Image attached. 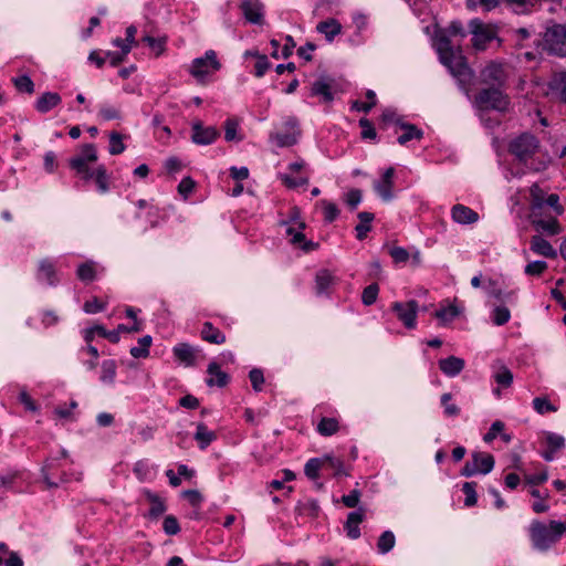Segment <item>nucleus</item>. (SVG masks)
I'll list each match as a JSON object with an SVG mask.
<instances>
[{
	"label": "nucleus",
	"instance_id": "f3484780",
	"mask_svg": "<svg viewBox=\"0 0 566 566\" xmlns=\"http://www.w3.org/2000/svg\"><path fill=\"white\" fill-rule=\"evenodd\" d=\"M394 176L395 168L389 167L385 170L381 178L374 182V189L384 201L394 199Z\"/></svg>",
	"mask_w": 566,
	"mask_h": 566
},
{
	"label": "nucleus",
	"instance_id": "412c9836",
	"mask_svg": "<svg viewBox=\"0 0 566 566\" xmlns=\"http://www.w3.org/2000/svg\"><path fill=\"white\" fill-rule=\"evenodd\" d=\"M336 284V277L327 270H321L316 273L315 291L317 295L328 294Z\"/></svg>",
	"mask_w": 566,
	"mask_h": 566
},
{
	"label": "nucleus",
	"instance_id": "dca6fc26",
	"mask_svg": "<svg viewBox=\"0 0 566 566\" xmlns=\"http://www.w3.org/2000/svg\"><path fill=\"white\" fill-rule=\"evenodd\" d=\"M59 468L57 458H49L42 467V476L48 488H57L60 483L67 482L69 479L64 473L57 475L56 470Z\"/></svg>",
	"mask_w": 566,
	"mask_h": 566
},
{
	"label": "nucleus",
	"instance_id": "e2e57ef3",
	"mask_svg": "<svg viewBox=\"0 0 566 566\" xmlns=\"http://www.w3.org/2000/svg\"><path fill=\"white\" fill-rule=\"evenodd\" d=\"M389 254L395 263H405L409 260V252L401 247H394L389 250Z\"/></svg>",
	"mask_w": 566,
	"mask_h": 566
},
{
	"label": "nucleus",
	"instance_id": "9b49d317",
	"mask_svg": "<svg viewBox=\"0 0 566 566\" xmlns=\"http://www.w3.org/2000/svg\"><path fill=\"white\" fill-rule=\"evenodd\" d=\"M440 61L450 70L452 75L457 77L461 84L467 85L471 82L472 71L462 56H455L454 52H451L450 56L440 57Z\"/></svg>",
	"mask_w": 566,
	"mask_h": 566
},
{
	"label": "nucleus",
	"instance_id": "bb28decb",
	"mask_svg": "<svg viewBox=\"0 0 566 566\" xmlns=\"http://www.w3.org/2000/svg\"><path fill=\"white\" fill-rule=\"evenodd\" d=\"M174 355L186 366H193L196 364L197 349L189 344L181 343L174 347Z\"/></svg>",
	"mask_w": 566,
	"mask_h": 566
},
{
	"label": "nucleus",
	"instance_id": "5701e85b",
	"mask_svg": "<svg viewBox=\"0 0 566 566\" xmlns=\"http://www.w3.org/2000/svg\"><path fill=\"white\" fill-rule=\"evenodd\" d=\"M531 250L534 253L543 255L548 259H555L557 256V251L547 240H545L541 235H533L531 238Z\"/></svg>",
	"mask_w": 566,
	"mask_h": 566
},
{
	"label": "nucleus",
	"instance_id": "6e6d98bb",
	"mask_svg": "<svg viewBox=\"0 0 566 566\" xmlns=\"http://www.w3.org/2000/svg\"><path fill=\"white\" fill-rule=\"evenodd\" d=\"M459 315V310L454 305H450L446 308H440L434 313V316L442 321V322H449L452 321L454 317Z\"/></svg>",
	"mask_w": 566,
	"mask_h": 566
},
{
	"label": "nucleus",
	"instance_id": "b1692460",
	"mask_svg": "<svg viewBox=\"0 0 566 566\" xmlns=\"http://www.w3.org/2000/svg\"><path fill=\"white\" fill-rule=\"evenodd\" d=\"M207 373L209 374L210 377L206 379V382L210 387H224L229 382L228 374L222 371L220 365L216 361H211L208 365Z\"/></svg>",
	"mask_w": 566,
	"mask_h": 566
},
{
	"label": "nucleus",
	"instance_id": "49530a36",
	"mask_svg": "<svg viewBox=\"0 0 566 566\" xmlns=\"http://www.w3.org/2000/svg\"><path fill=\"white\" fill-rule=\"evenodd\" d=\"M379 293V286L377 283H371L367 287L364 289L361 294V302L366 306L373 305L378 296Z\"/></svg>",
	"mask_w": 566,
	"mask_h": 566
},
{
	"label": "nucleus",
	"instance_id": "2eb2a0df",
	"mask_svg": "<svg viewBox=\"0 0 566 566\" xmlns=\"http://www.w3.org/2000/svg\"><path fill=\"white\" fill-rule=\"evenodd\" d=\"M327 465L335 469L336 474L343 473V470H342L343 464H342L340 460L339 459H329V458L326 460H321L318 458L310 459L305 464L304 472L308 479L315 480L318 476V471L323 467H327Z\"/></svg>",
	"mask_w": 566,
	"mask_h": 566
},
{
	"label": "nucleus",
	"instance_id": "c9c22d12",
	"mask_svg": "<svg viewBox=\"0 0 566 566\" xmlns=\"http://www.w3.org/2000/svg\"><path fill=\"white\" fill-rule=\"evenodd\" d=\"M339 429V423L336 418L323 417L317 426L316 430L321 436L329 437L336 433Z\"/></svg>",
	"mask_w": 566,
	"mask_h": 566
},
{
	"label": "nucleus",
	"instance_id": "4d7b16f0",
	"mask_svg": "<svg viewBox=\"0 0 566 566\" xmlns=\"http://www.w3.org/2000/svg\"><path fill=\"white\" fill-rule=\"evenodd\" d=\"M452 395L450 392H446L441 396V403L444 407V413L448 417H455L460 413V408L454 403H449Z\"/></svg>",
	"mask_w": 566,
	"mask_h": 566
},
{
	"label": "nucleus",
	"instance_id": "473e14b6",
	"mask_svg": "<svg viewBox=\"0 0 566 566\" xmlns=\"http://www.w3.org/2000/svg\"><path fill=\"white\" fill-rule=\"evenodd\" d=\"M216 439L217 434L209 430L205 423L200 422L197 424L195 440L198 442L201 450H205Z\"/></svg>",
	"mask_w": 566,
	"mask_h": 566
},
{
	"label": "nucleus",
	"instance_id": "4468645a",
	"mask_svg": "<svg viewBox=\"0 0 566 566\" xmlns=\"http://www.w3.org/2000/svg\"><path fill=\"white\" fill-rule=\"evenodd\" d=\"M336 92V82L331 77H321L311 86V95L321 97L323 103H331Z\"/></svg>",
	"mask_w": 566,
	"mask_h": 566
},
{
	"label": "nucleus",
	"instance_id": "423d86ee",
	"mask_svg": "<svg viewBox=\"0 0 566 566\" xmlns=\"http://www.w3.org/2000/svg\"><path fill=\"white\" fill-rule=\"evenodd\" d=\"M221 69V63L218 60L217 53L213 50L206 51L203 56L192 60L188 72L200 84H206L208 77Z\"/></svg>",
	"mask_w": 566,
	"mask_h": 566
},
{
	"label": "nucleus",
	"instance_id": "69168bd1",
	"mask_svg": "<svg viewBox=\"0 0 566 566\" xmlns=\"http://www.w3.org/2000/svg\"><path fill=\"white\" fill-rule=\"evenodd\" d=\"M271 63L269 62L266 55H259L254 65V74L256 77H262L266 71L270 69Z\"/></svg>",
	"mask_w": 566,
	"mask_h": 566
},
{
	"label": "nucleus",
	"instance_id": "a19ab883",
	"mask_svg": "<svg viewBox=\"0 0 566 566\" xmlns=\"http://www.w3.org/2000/svg\"><path fill=\"white\" fill-rule=\"evenodd\" d=\"M142 41L145 44H147L155 52L156 56H159L166 50V43H167L166 36L154 38L151 35H145V36H143Z\"/></svg>",
	"mask_w": 566,
	"mask_h": 566
},
{
	"label": "nucleus",
	"instance_id": "393cba45",
	"mask_svg": "<svg viewBox=\"0 0 566 566\" xmlns=\"http://www.w3.org/2000/svg\"><path fill=\"white\" fill-rule=\"evenodd\" d=\"M61 101L62 98L57 93L45 92L36 99L34 107L39 113L45 114L56 107Z\"/></svg>",
	"mask_w": 566,
	"mask_h": 566
},
{
	"label": "nucleus",
	"instance_id": "c03bdc74",
	"mask_svg": "<svg viewBox=\"0 0 566 566\" xmlns=\"http://www.w3.org/2000/svg\"><path fill=\"white\" fill-rule=\"evenodd\" d=\"M395 545V535L390 531L384 532L378 538L377 547L381 554L388 553Z\"/></svg>",
	"mask_w": 566,
	"mask_h": 566
},
{
	"label": "nucleus",
	"instance_id": "aec40b11",
	"mask_svg": "<svg viewBox=\"0 0 566 566\" xmlns=\"http://www.w3.org/2000/svg\"><path fill=\"white\" fill-rule=\"evenodd\" d=\"M241 10L250 23L262 24L264 17V7L260 0H243Z\"/></svg>",
	"mask_w": 566,
	"mask_h": 566
},
{
	"label": "nucleus",
	"instance_id": "bf43d9fd",
	"mask_svg": "<svg viewBox=\"0 0 566 566\" xmlns=\"http://www.w3.org/2000/svg\"><path fill=\"white\" fill-rule=\"evenodd\" d=\"M494 379L499 385L510 387L513 381V374L509 368L502 367L501 370L495 374Z\"/></svg>",
	"mask_w": 566,
	"mask_h": 566
},
{
	"label": "nucleus",
	"instance_id": "37998d69",
	"mask_svg": "<svg viewBox=\"0 0 566 566\" xmlns=\"http://www.w3.org/2000/svg\"><path fill=\"white\" fill-rule=\"evenodd\" d=\"M530 195L532 198V209L535 214L536 209H542L545 205L546 198L543 189L538 185H533L530 189Z\"/></svg>",
	"mask_w": 566,
	"mask_h": 566
},
{
	"label": "nucleus",
	"instance_id": "7ed1b4c3",
	"mask_svg": "<svg viewBox=\"0 0 566 566\" xmlns=\"http://www.w3.org/2000/svg\"><path fill=\"white\" fill-rule=\"evenodd\" d=\"M474 105L480 111L505 113L510 106V97L502 87L489 86L480 90L474 97Z\"/></svg>",
	"mask_w": 566,
	"mask_h": 566
},
{
	"label": "nucleus",
	"instance_id": "ea45409f",
	"mask_svg": "<svg viewBox=\"0 0 566 566\" xmlns=\"http://www.w3.org/2000/svg\"><path fill=\"white\" fill-rule=\"evenodd\" d=\"M116 361L113 359H107L102 363V374L101 381L104 384L112 385L115 381L116 377Z\"/></svg>",
	"mask_w": 566,
	"mask_h": 566
},
{
	"label": "nucleus",
	"instance_id": "6e6552de",
	"mask_svg": "<svg viewBox=\"0 0 566 566\" xmlns=\"http://www.w3.org/2000/svg\"><path fill=\"white\" fill-rule=\"evenodd\" d=\"M300 136L301 129L297 118L287 116L283 119L282 127L270 134V140L279 147H290L297 143Z\"/></svg>",
	"mask_w": 566,
	"mask_h": 566
},
{
	"label": "nucleus",
	"instance_id": "79ce46f5",
	"mask_svg": "<svg viewBox=\"0 0 566 566\" xmlns=\"http://www.w3.org/2000/svg\"><path fill=\"white\" fill-rule=\"evenodd\" d=\"M239 120L237 118H228L224 122V139L227 142H240L242 137L238 135Z\"/></svg>",
	"mask_w": 566,
	"mask_h": 566
},
{
	"label": "nucleus",
	"instance_id": "a878e982",
	"mask_svg": "<svg viewBox=\"0 0 566 566\" xmlns=\"http://www.w3.org/2000/svg\"><path fill=\"white\" fill-rule=\"evenodd\" d=\"M548 87L560 102L566 103V71L555 73L548 83Z\"/></svg>",
	"mask_w": 566,
	"mask_h": 566
},
{
	"label": "nucleus",
	"instance_id": "f257e3e1",
	"mask_svg": "<svg viewBox=\"0 0 566 566\" xmlns=\"http://www.w3.org/2000/svg\"><path fill=\"white\" fill-rule=\"evenodd\" d=\"M565 532L566 524L557 521H551L548 526L539 521H533L530 526L531 541L538 551H547Z\"/></svg>",
	"mask_w": 566,
	"mask_h": 566
},
{
	"label": "nucleus",
	"instance_id": "a18cd8bd",
	"mask_svg": "<svg viewBox=\"0 0 566 566\" xmlns=\"http://www.w3.org/2000/svg\"><path fill=\"white\" fill-rule=\"evenodd\" d=\"M12 81H13L15 88L19 92H23V93H28V94H32L34 92V83L30 76L21 75L19 77H14Z\"/></svg>",
	"mask_w": 566,
	"mask_h": 566
},
{
	"label": "nucleus",
	"instance_id": "39448f33",
	"mask_svg": "<svg viewBox=\"0 0 566 566\" xmlns=\"http://www.w3.org/2000/svg\"><path fill=\"white\" fill-rule=\"evenodd\" d=\"M469 31L472 34V46L476 51H485L493 40H497L501 43V39L497 38L499 29L495 24L484 23L480 19H472L469 22Z\"/></svg>",
	"mask_w": 566,
	"mask_h": 566
},
{
	"label": "nucleus",
	"instance_id": "1a4fd4ad",
	"mask_svg": "<svg viewBox=\"0 0 566 566\" xmlns=\"http://www.w3.org/2000/svg\"><path fill=\"white\" fill-rule=\"evenodd\" d=\"M289 223L294 224L286 228V234L290 238V242L294 245H300L302 250L308 252L316 248V244L312 241H306L305 235L302 232L305 228V223L300 219V211L293 208L290 216V221H282L283 226Z\"/></svg>",
	"mask_w": 566,
	"mask_h": 566
},
{
	"label": "nucleus",
	"instance_id": "338daca9",
	"mask_svg": "<svg viewBox=\"0 0 566 566\" xmlns=\"http://www.w3.org/2000/svg\"><path fill=\"white\" fill-rule=\"evenodd\" d=\"M546 443L549 449H552L553 451H556V450L564 448L565 439H564V437H562L559 434L549 432L546 436Z\"/></svg>",
	"mask_w": 566,
	"mask_h": 566
},
{
	"label": "nucleus",
	"instance_id": "c85d7f7f",
	"mask_svg": "<svg viewBox=\"0 0 566 566\" xmlns=\"http://www.w3.org/2000/svg\"><path fill=\"white\" fill-rule=\"evenodd\" d=\"M143 493L150 503V509L146 516L153 520L158 518L160 515L165 513L167 509L165 502L150 490H144Z\"/></svg>",
	"mask_w": 566,
	"mask_h": 566
},
{
	"label": "nucleus",
	"instance_id": "052dcab7",
	"mask_svg": "<svg viewBox=\"0 0 566 566\" xmlns=\"http://www.w3.org/2000/svg\"><path fill=\"white\" fill-rule=\"evenodd\" d=\"M381 122L387 125V124H395L397 126H401V124H403L405 122L402 120V118L396 113V111L391 109V108H387L382 112L381 114Z\"/></svg>",
	"mask_w": 566,
	"mask_h": 566
},
{
	"label": "nucleus",
	"instance_id": "09e8293b",
	"mask_svg": "<svg viewBox=\"0 0 566 566\" xmlns=\"http://www.w3.org/2000/svg\"><path fill=\"white\" fill-rule=\"evenodd\" d=\"M98 116L103 120H113L120 118V111L118 107L109 104H103L99 107Z\"/></svg>",
	"mask_w": 566,
	"mask_h": 566
},
{
	"label": "nucleus",
	"instance_id": "3c124183",
	"mask_svg": "<svg viewBox=\"0 0 566 566\" xmlns=\"http://www.w3.org/2000/svg\"><path fill=\"white\" fill-rule=\"evenodd\" d=\"M511 318V312L505 306H496L492 313V321L495 325L502 326Z\"/></svg>",
	"mask_w": 566,
	"mask_h": 566
},
{
	"label": "nucleus",
	"instance_id": "2f4dec72",
	"mask_svg": "<svg viewBox=\"0 0 566 566\" xmlns=\"http://www.w3.org/2000/svg\"><path fill=\"white\" fill-rule=\"evenodd\" d=\"M533 226L536 230H542L546 232L548 235H556L562 232V227L558 223L557 219L552 217L547 220L545 219H533Z\"/></svg>",
	"mask_w": 566,
	"mask_h": 566
},
{
	"label": "nucleus",
	"instance_id": "e433bc0d",
	"mask_svg": "<svg viewBox=\"0 0 566 566\" xmlns=\"http://www.w3.org/2000/svg\"><path fill=\"white\" fill-rule=\"evenodd\" d=\"M400 128L405 130V133L398 137V143L400 145H405L411 139H421L423 136L422 130L413 124L403 123Z\"/></svg>",
	"mask_w": 566,
	"mask_h": 566
},
{
	"label": "nucleus",
	"instance_id": "8fccbe9b",
	"mask_svg": "<svg viewBox=\"0 0 566 566\" xmlns=\"http://www.w3.org/2000/svg\"><path fill=\"white\" fill-rule=\"evenodd\" d=\"M125 148L126 147L123 143L122 135L116 132H112L109 134V148H108L109 154L111 155H119L125 150Z\"/></svg>",
	"mask_w": 566,
	"mask_h": 566
},
{
	"label": "nucleus",
	"instance_id": "603ef678",
	"mask_svg": "<svg viewBox=\"0 0 566 566\" xmlns=\"http://www.w3.org/2000/svg\"><path fill=\"white\" fill-rule=\"evenodd\" d=\"M437 46H438V53H439L440 57L450 56L451 52H453L450 36L447 33L442 34L438 38Z\"/></svg>",
	"mask_w": 566,
	"mask_h": 566
},
{
	"label": "nucleus",
	"instance_id": "c756f323",
	"mask_svg": "<svg viewBox=\"0 0 566 566\" xmlns=\"http://www.w3.org/2000/svg\"><path fill=\"white\" fill-rule=\"evenodd\" d=\"M201 337L210 344L221 345L226 343V335L210 322L203 323Z\"/></svg>",
	"mask_w": 566,
	"mask_h": 566
},
{
	"label": "nucleus",
	"instance_id": "de8ad7c7",
	"mask_svg": "<svg viewBox=\"0 0 566 566\" xmlns=\"http://www.w3.org/2000/svg\"><path fill=\"white\" fill-rule=\"evenodd\" d=\"M476 483L475 482H465L462 485V492L465 494L464 505L465 506H474L478 501L476 492H475Z\"/></svg>",
	"mask_w": 566,
	"mask_h": 566
},
{
	"label": "nucleus",
	"instance_id": "58836bf2",
	"mask_svg": "<svg viewBox=\"0 0 566 566\" xmlns=\"http://www.w3.org/2000/svg\"><path fill=\"white\" fill-rule=\"evenodd\" d=\"M153 338L145 335L138 339V346L130 348V355L134 358H146L149 355V347L151 346Z\"/></svg>",
	"mask_w": 566,
	"mask_h": 566
},
{
	"label": "nucleus",
	"instance_id": "774afa93",
	"mask_svg": "<svg viewBox=\"0 0 566 566\" xmlns=\"http://www.w3.org/2000/svg\"><path fill=\"white\" fill-rule=\"evenodd\" d=\"M546 269L547 263L545 261H534L525 266V273L527 275H541Z\"/></svg>",
	"mask_w": 566,
	"mask_h": 566
},
{
	"label": "nucleus",
	"instance_id": "0eeeda50",
	"mask_svg": "<svg viewBox=\"0 0 566 566\" xmlns=\"http://www.w3.org/2000/svg\"><path fill=\"white\" fill-rule=\"evenodd\" d=\"M97 150L94 144H85L77 155L70 159V167L84 180L93 178L91 164L97 161Z\"/></svg>",
	"mask_w": 566,
	"mask_h": 566
},
{
	"label": "nucleus",
	"instance_id": "7c9ffc66",
	"mask_svg": "<svg viewBox=\"0 0 566 566\" xmlns=\"http://www.w3.org/2000/svg\"><path fill=\"white\" fill-rule=\"evenodd\" d=\"M316 30L324 34L328 42H332L334 38L340 33L342 25L336 19H328L319 22L316 25Z\"/></svg>",
	"mask_w": 566,
	"mask_h": 566
},
{
	"label": "nucleus",
	"instance_id": "20e7f679",
	"mask_svg": "<svg viewBox=\"0 0 566 566\" xmlns=\"http://www.w3.org/2000/svg\"><path fill=\"white\" fill-rule=\"evenodd\" d=\"M539 148V140L531 133H522L509 144V153L520 163L526 165Z\"/></svg>",
	"mask_w": 566,
	"mask_h": 566
},
{
	"label": "nucleus",
	"instance_id": "4be33fe9",
	"mask_svg": "<svg viewBox=\"0 0 566 566\" xmlns=\"http://www.w3.org/2000/svg\"><path fill=\"white\" fill-rule=\"evenodd\" d=\"M464 365V360L457 356H449L439 360V368L449 377L458 376L463 370Z\"/></svg>",
	"mask_w": 566,
	"mask_h": 566
},
{
	"label": "nucleus",
	"instance_id": "0e129e2a",
	"mask_svg": "<svg viewBox=\"0 0 566 566\" xmlns=\"http://www.w3.org/2000/svg\"><path fill=\"white\" fill-rule=\"evenodd\" d=\"M249 378L252 384V387L255 391L262 390V384L264 382V376L261 369L253 368L249 373Z\"/></svg>",
	"mask_w": 566,
	"mask_h": 566
},
{
	"label": "nucleus",
	"instance_id": "ddd939ff",
	"mask_svg": "<svg viewBox=\"0 0 566 566\" xmlns=\"http://www.w3.org/2000/svg\"><path fill=\"white\" fill-rule=\"evenodd\" d=\"M391 310L396 313L398 319L401 321L407 328L411 329L416 327V317L418 311L417 301L411 300L406 303L395 302L391 306Z\"/></svg>",
	"mask_w": 566,
	"mask_h": 566
},
{
	"label": "nucleus",
	"instance_id": "9d476101",
	"mask_svg": "<svg viewBox=\"0 0 566 566\" xmlns=\"http://www.w3.org/2000/svg\"><path fill=\"white\" fill-rule=\"evenodd\" d=\"M440 61L450 70L452 75L457 77L461 84L467 85L471 82L472 71L462 56H455L454 52H451L450 56L440 57Z\"/></svg>",
	"mask_w": 566,
	"mask_h": 566
},
{
	"label": "nucleus",
	"instance_id": "f03ea898",
	"mask_svg": "<svg viewBox=\"0 0 566 566\" xmlns=\"http://www.w3.org/2000/svg\"><path fill=\"white\" fill-rule=\"evenodd\" d=\"M542 48L551 55L566 57V21L547 24L542 34Z\"/></svg>",
	"mask_w": 566,
	"mask_h": 566
},
{
	"label": "nucleus",
	"instance_id": "864d4df0",
	"mask_svg": "<svg viewBox=\"0 0 566 566\" xmlns=\"http://www.w3.org/2000/svg\"><path fill=\"white\" fill-rule=\"evenodd\" d=\"M533 407L541 415L545 412H555L557 410L554 405H552L546 398L543 397H536L533 400Z\"/></svg>",
	"mask_w": 566,
	"mask_h": 566
},
{
	"label": "nucleus",
	"instance_id": "a211bd4d",
	"mask_svg": "<svg viewBox=\"0 0 566 566\" xmlns=\"http://www.w3.org/2000/svg\"><path fill=\"white\" fill-rule=\"evenodd\" d=\"M219 135V130L213 126L205 127L201 122L192 124L191 140L197 145H210Z\"/></svg>",
	"mask_w": 566,
	"mask_h": 566
},
{
	"label": "nucleus",
	"instance_id": "5fc2aeb1",
	"mask_svg": "<svg viewBox=\"0 0 566 566\" xmlns=\"http://www.w3.org/2000/svg\"><path fill=\"white\" fill-rule=\"evenodd\" d=\"M359 126L361 127V133H360L361 138H364V139H375L376 138V136H377L376 129L369 119H367L365 117L360 118Z\"/></svg>",
	"mask_w": 566,
	"mask_h": 566
},
{
	"label": "nucleus",
	"instance_id": "cd10ccee",
	"mask_svg": "<svg viewBox=\"0 0 566 566\" xmlns=\"http://www.w3.org/2000/svg\"><path fill=\"white\" fill-rule=\"evenodd\" d=\"M452 218L458 223L471 224L478 221L479 214L467 206L455 205L452 208Z\"/></svg>",
	"mask_w": 566,
	"mask_h": 566
},
{
	"label": "nucleus",
	"instance_id": "72a5a7b5",
	"mask_svg": "<svg viewBox=\"0 0 566 566\" xmlns=\"http://www.w3.org/2000/svg\"><path fill=\"white\" fill-rule=\"evenodd\" d=\"M472 458L476 464H479V471L482 474L490 473L494 468V457L490 453L473 452Z\"/></svg>",
	"mask_w": 566,
	"mask_h": 566
},
{
	"label": "nucleus",
	"instance_id": "13d9d810",
	"mask_svg": "<svg viewBox=\"0 0 566 566\" xmlns=\"http://www.w3.org/2000/svg\"><path fill=\"white\" fill-rule=\"evenodd\" d=\"M163 528L167 535H176L180 532L178 520L174 515L165 517Z\"/></svg>",
	"mask_w": 566,
	"mask_h": 566
},
{
	"label": "nucleus",
	"instance_id": "f8f14e48",
	"mask_svg": "<svg viewBox=\"0 0 566 566\" xmlns=\"http://www.w3.org/2000/svg\"><path fill=\"white\" fill-rule=\"evenodd\" d=\"M506 72L501 63L491 62L480 73L482 84L503 87L506 82Z\"/></svg>",
	"mask_w": 566,
	"mask_h": 566
},
{
	"label": "nucleus",
	"instance_id": "4c0bfd02",
	"mask_svg": "<svg viewBox=\"0 0 566 566\" xmlns=\"http://www.w3.org/2000/svg\"><path fill=\"white\" fill-rule=\"evenodd\" d=\"M93 178L96 182L97 189L101 193H105L108 191V175L105 166L99 165L95 169L92 170Z\"/></svg>",
	"mask_w": 566,
	"mask_h": 566
},
{
	"label": "nucleus",
	"instance_id": "680f3d73",
	"mask_svg": "<svg viewBox=\"0 0 566 566\" xmlns=\"http://www.w3.org/2000/svg\"><path fill=\"white\" fill-rule=\"evenodd\" d=\"M446 33L449 36H459L461 39L467 36V31L461 21H452L449 27L446 29Z\"/></svg>",
	"mask_w": 566,
	"mask_h": 566
},
{
	"label": "nucleus",
	"instance_id": "6ab92c4d",
	"mask_svg": "<svg viewBox=\"0 0 566 566\" xmlns=\"http://www.w3.org/2000/svg\"><path fill=\"white\" fill-rule=\"evenodd\" d=\"M36 280L50 286H55L59 283L56 265L52 260L42 259L39 261Z\"/></svg>",
	"mask_w": 566,
	"mask_h": 566
},
{
	"label": "nucleus",
	"instance_id": "f704fd0d",
	"mask_svg": "<svg viewBox=\"0 0 566 566\" xmlns=\"http://www.w3.org/2000/svg\"><path fill=\"white\" fill-rule=\"evenodd\" d=\"M76 275L84 283L93 282L96 279V263L86 261L78 265Z\"/></svg>",
	"mask_w": 566,
	"mask_h": 566
}]
</instances>
